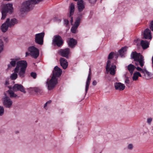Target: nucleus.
<instances>
[{"mask_svg": "<svg viewBox=\"0 0 153 153\" xmlns=\"http://www.w3.org/2000/svg\"><path fill=\"white\" fill-rule=\"evenodd\" d=\"M51 102V100H49L48 101H47L46 102L48 104H50Z\"/></svg>", "mask_w": 153, "mask_h": 153, "instance_id": "nucleus-47", "label": "nucleus"}, {"mask_svg": "<svg viewBox=\"0 0 153 153\" xmlns=\"http://www.w3.org/2000/svg\"><path fill=\"white\" fill-rule=\"evenodd\" d=\"M44 35V33L43 32L36 34L35 36V42L39 45H42L43 44Z\"/></svg>", "mask_w": 153, "mask_h": 153, "instance_id": "nucleus-9", "label": "nucleus"}, {"mask_svg": "<svg viewBox=\"0 0 153 153\" xmlns=\"http://www.w3.org/2000/svg\"><path fill=\"white\" fill-rule=\"evenodd\" d=\"M100 153H101V152H100Z\"/></svg>", "mask_w": 153, "mask_h": 153, "instance_id": "nucleus-52", "label": "nucleus"}, {"mask_svg": "<svg viewBox=\"0 0 153 153\" xmlns=\"http://www.w3.org/2000/svg\"><path fill=\"white\" fill-rule=\"evenodd\" d=\"M114 85L116 90L120 91L123 90L125 88V85L120 82H116Z\"/></svg>", "mask_w": 153, "mask_h": 153, "instance_id": "nucleus-17", "label": "nucleus"}, {"mask_svg": "<svg viewBox=\"0 0 153 153\" xmlns=\"http://www.w3.org/2000/svg\"><path fill=\"white\" fill-rule=\"evenodd\" d=\"M19 73V75L21 78H23L25 76V71L26 69H20Z\"/></svg>", "mask_w": 153, "mask_h": 153, "instance_id": "nucleus-24", "label": "nucleus"}, {"mask_svg": "<svg viewBox=\"0 0 153 153\" xmlns=\"http://www.w3.org/2000/svg\"><path fill=\"white\" fill-rule=\"evenodd\" d=\"M73 22V17H71V23H72Z\"/></svg>", "mask_w": 153, "mask_h": 153, "instance_id": "nucleus-49", "label": "nucleus"}, {"mask_svg": "<svg viewBox=\"0 0 153 153\" xmlns=\"http://www.w3.org/2000/svg\"><path fill=\"white\" fill-rule=\"evenodd\" d=\"M111 61L109 60H108L106 66V70L107 72H109L110 74L114 75L115 73V69L116 67L115 65H112L110 67Z\"/></svg>", "mask_w": 153, "mask_h": 153, "instance_id": "nucleus-8", "label": "nucleus"}, {"mask_svg": "<svg viewBox=\"0 0 153 153\" xmlns=\"http://www.w3.org/2000/svg\"><path fill=\"white\" fill-rule=\"evenodd\" d=\"M4 47L3 42L2 40L0 39V53L2 51Z\"/></svg>", "mask_w": 153, "mask_h": 153, "instance_id": "nucleus-30", "label": "nucleus"}, {"mask_svg": "<svg viewBox=\"0 0 153 153\" xmlns=\"http://www.w3.org/2000/svg\"><path fill=\"white\" fill-rule=\"evenodd\" d=\"M143 36L144 38L146 39H151L152 38L151 32L149 29L147 28L144 31Z\"/></svg>", "mask_w": 153, "mask_h": 153, "instance_id": "nucleus-15", "label": "nucleus"}, {"mask_svg": "<svg viewBox=\"0 0 153 153\" xmlns=\"http://www.w3.org/2000/svg\"><path fill=\"white\" fill-rule=\"evenodd\" d=\"M137 70L138 71H140L141 73H144V72H145L144 71L145 69H142L141 68L139 67H136V68Z\"/></svg>", "mask_w": 153, "mask_h": 153, "instance_id": "nucleus-35", "label": "nucleus"}, {"mask_svg": "<svg viewBox=\"0 0 153 153\" xmlns=\"http://www.w3.org/2000/svg\"><path fill=\"white\" fill-rule=\"evenodd\" d=\"M149 26L150 28L153 31V20L151 22Z\"/></svg>", "mask_w": 153, "mask_h": 153, "instance_id": "nucleus-38", "label": "nucleus"}, {"mask_svg": "<svg viewBox=\"0 0 153 153\" xmlns=\"http://www.w3.org/2000/svg\"><path fill=\"white\" fill-rule=\"evenodd\" d=\"M152 120V119L151 118H148L147 119V122L149 124H151V123Z\"/></svg>", "mask_w": 153, "mask_h": 153, "instance_id": "nucleus-41", "label": "nucleus"}, {"mask_svg": "<svg viewBox=\"0 0 153 153\" xmlns=\"http://www.w3.org/2000/svg\"><path fill=\"white\" fill-rule=\"evenodd\" d=\"M138 77L135 72L134 73L132 77V79L133 81H136L138 79Z\"/></svg>", "mask_w": 153, "mask_h": 153, "instance_id": "nucleus-33", "label": "nucleus"}, {"mask_svg": "<svg viewBox=\"0 0 153 153\" xmlns=\"http://www.w3.org/2000/svg\"><path fill=\"white\" fill-rule=\"evenodd\" d=\"M76 42L74 39H71L68 42V44L70 47H73L76 44Z\"/></svg>", "mask_w": 153, "mask_h": 153, "instance_id": "nucleus-21", "label": "nucleus"}, {"mask_svg": "<svg viewBox=\"0 0 153 153\" xmlns=\"http://www.w3.org/2000/svg\"><path fill=\"white\" fill-rule=\"evenodd\" d=\"M70 53V50L68 48H66L64 49H61L59 51V53L61 55L65 57H67Z\"/></svg>", "mask_w": 153, "mask_h": 153, "instance_id": "nucleus-16", "label": "nucleus"}, {"mask_svg": "<svg viewBox=\"0 0 153 153\" xmlns=\"http://www.w3.org/2000/svg\"><path fill=\"white\" fill-rule=\"evenodd\" d=\"M91 69L90 68L89 69V73L86 82L85 91V94H87L88 91V89L89 87V86L90 83V82L91 79Z\"/></svg>", "mask_w": 153, "mask_h": 153, "instance_id": "nucleus-14", "label": "nucleus"}, {"mask_svg": "<svg viewBox=\"0 0 153 153\" xmlns=\"http://www.w3.org/2000/svg\"><path fill=\"white\" fill-rule=\"evenodd\" d=\"M17 73L15 72L14 71V73H13L11 75L10 78L11 79L15 80L17 78L18 75Z\"/></svg>", "mask_w": 153, "mask_h": 153, "instance_id": "nucleus-29", "label": "nucleus"}, {"mask_svg": "<svg viewBox=\"0 0 153 153\" xmlns=\"http://www.w3.org/2000/svg\"><path fill=\"white\" fill-rule=\"evenodd\" d=\"M127 50V47H124L122 48L119 51L120 55L121 57H122L124 54V53Z\"/></svg>", "mask_w": 153, "mask_h": 153, "instance_id": "nucleus-26", "label": "nucleus"}, {"mask_svg": "<svg viewBox=\"0 0 153 153\" xmlns=\"http://www.w3.org/2000/svg\"><path fill=\"white\" fill-rule=\"evenodd\" d=\"M144 73H142L144 75V77L146 79H148L151 76L150 73L146 69L144 70Z\"/></svg>", "mask_w": 153, "mask_h": 153, "instance_id": "nucleus-27", "label": "nucleus"}, {"mask_svg": "<svg viewBox=\"0 0 153 153\" xmlns=\"http://www.w3.org/2000/svg\"><path fill=\"white\" fill-rule=\"evenodd\" d=\"M32 90L34 91L37 93H40L41 92V90L38 88H32Z\"/></svg>", "mask_w": 153, "mask_h": 153, "instance_id": "nucleus-31", "label": "nucleus"}, {"mask_svg": "<svg viewBox=\"0 0 153 153\" xmlns=\"http://www.w3.org/2000/svg\"><path fill=\"white\" fill-rule=\"evenodd\" d=\"M10 89H12L14 91H20L24 93H26L25 89L23 85L21 84H15L12 87H9Z\"/></svg>", "mask_w": 153, "mask_h": 153, "instance_id": "nucleus-12", "label": "nucleus"}, {"mask_svg": "<svg viewBox=\"0 0 153 153\" xmlns=\"http://www.w3.org/2000/svg\"><path fill=\"white\" fill-rule=\"evenodd\" d=\"M60 63L61 66L64 69H65L68 65V62L64 58H61L60 59Z\"/></svg>", "mask_w": 153, "mask_h": 153, "instance_id": "nucleus-18", "label": "nucleus"}, {"mask_svg": "<svg viewBox=\"0 0 153 153\" xmlns=\"http://www.w3.org/2000/svg\"><path fill=\"white\" fill-rule=\"evenodd\" d=\"M152 67L153 68V56L152 58Z\"/></svg>", "mask_w": 153, "mask_h": 153, "instance_id": "nucleus-48", "label": "nucleus"}, {"mask_svg": "<svg viewBox=\"0 0 153 153\" xmlns=\"http://www.w3.org/2000/svg\"><path fill=\"white\" fill-rule=\"evenodd\" d=\"M5 84L6 85H7L8 84H9V83H8V82L7 81H6V82H5Z\"/></svg>", "mask_w": 153, "mask_h": 153, "instance_id": "nucleus-51", "label": "nucleus"}, {"mask_svg": "<svg viewBox=\"0 0 153 153\" xmlns=\"http://www.w3.org/2000/svg\"><path fill=\"white\" fill-rule=\"evenodd\" d=\"M18 22V21L15 18L11 19L7 18L5 22L1 25V29L2 32L5 33L8 30L9 27H13Z\"/></svg>", "mask_w": 153, "mask_h": 153, "instance_id": "nucleus-2", "label": "nucleus"}, {"mask_svg": "<svg viewBox=\"0 0 153 153\" xmlns=\"http://www.w3.org/2000/svg\"><path fill=\"white\" fill-rule=\"evenodd\" d=\"M28 51L30 52V55L33 58L36 59L39 56V52L38 49L34 46L28 48Z\"/></svg>", "mask_w": 153, "mask_h": 153, "instance_id": "nucleus-7", "label": "nucleus"}, {"mask_svg": "<svg viewBox=\"0 0 153 153\" xmlns=\"http://www.w3.org/2000/svg\"><path fill=\"white\" fill-rule=\"evenodd\" d=\"M68 21L67 19H65L64 20V24L66 26L68 24Z\"/></svg>", "mask_w": 153, "mask_h": 153, "instance_id": "nucleus-42", "label": "nucleus"}, {"mask_svg": "<svg viewBox=\"0 0 153 153\" xmlns=\"http://www.w3.org/2000/svg\"><path fill=\"white\" fill-rule=\"evenodd\" d=\"M135 72L136 73L138 77L139 76H140V77H141V74H140V73L139 72H137V71H136V72Z\"/></svg>", "mask_w": 153, "mask_h": 153, "instance_id": "nucleus-44", "label": "nucleus"}, {"mask_svg": "<svg viewBox=\"0 0 153 153\" xmlns=\"http://www.w3.org/2000/svg\"><path fill=\"white\" fill-rule=\"evenodd\" d=\"M70 16L73 14L75 10V6L74 4L71 3L70 6Z\"/></svg>", "mask_w": 153, "mask_h": 153, "instance_id": "nucleus-25", "label": "nucleus"}, {"mask_svg": "<svg viewBox=\"0 0 153 153\" xmlns=\"http://www.w3.org/2000/svg\"><path fill=\"white\" fill-rule=\"evenodd\" d=\"M30 76L33 79H36V73L34 72H32L30 73Z\"/></svg>", "mask_w": 153, "mask_h": 153, "instance_id": "nucleus-36", "label": "nucleus"}, {"mask_svg": "<svg viewBox=\"0 0 153 153\" xmlns=\"http://www.w3.org/2000/svg\"><path fill=\"white\" fill-rule=\"evenodd\" d=\"M82 16H79L78 17L75 22V23L74 25L76 26L77 27L79 26V25L80 23V21L81 20V19L82 18Z\"/></svg>", "mask_w": 153, "mask_h": 153, "instance_id": "nucleus-28", "label": "nucleus"}, {"mask_svg": "<svg viewBox=\"0 0 153 153\" xmlns=\"http://www.w3.org/2000/svg\"><path fill=\"white\" fill-rule=\"evenodd\" d=\"M48 104L47 103V102H46L45 104V105H44V108H45V107L47 106V105H48Z\"/></svg>", "mask_w": 153, "mask_h": 153, "instance_id": "nucleus-50", "label": "nucleus"}, {"mask_svg": "<svg viewBox=\"0 0 153 153\" xmlns=\"http://www.w3.org/2000/svg\"><path fill=\"white\" fill-rule=\"evenodd\" d=\"M42 0H28L24 1L20 7V11L22 13L29 11L33 9L34 4L37 3Z\"/></svg>", "mask_w": 153, "mask_h": 153, "instance_id": "nucleus-1", "label": "nucleus"}, {"mask_svg": "<svg viewBox=\"0 0 153 153\" xmlns=\"http://www.w3.org/2000/svg\"><path fill=\"white\" fill-rule=\"evenodd\" d=\"M131 57L135 62V63L136 65L139 64L141 67L143 66L144 63V57L140 53H137L135 51L132 52L131 54Z\"/></svg>", "mask_w": 153, "mask_h": 153, "instance_id": "nucleus-4", "label": "nucleus"}, {"mask_svg": "<svg viewBox=\"0 0 153 153\" xmlns=\"http://www.w3.org/2000/svg\"><path fill=\"white\" fill-rule=\"evenodd\" d=\"M58 79L56 77L52 76L50 79H48L47 82L48 89L51 90L58 83Z\"/></svg>", "mask_w": 153, "mask_h": 153, "instance_id": "nucleus-6", "label": "nucleus"}, {"mask_svg": "<svg viewBox=\"0 0 153 153\" xmlns=\"http://www.w3.org/2000/svg\"><path fill=\"white\" fill-rule=\"evenodd\" d=\"M128 148L130 150H132L133 148V146L132 144H129L128 146Z\"/></svg>", "mask_w": 153, "mask_h": 153, "instance_id": "nucleus-39", "label": "nucleus"}, {"mask_svg": "<svg viewBox=\"0 0 153 153\" xmlns=\"http://www.w3.org/2000/svg\"><path fill=\"white\" fill-rule=\"evenodd\" d=\"M53 41L54 45H56L59 47L61 46L63 44V40L62 38L58 35L54 36Z\"/></svg>", "mask_w": 153, "mask_h": 153, "instance_id": "nucleus-10", "label": "nucleus"}, {"mask_svg": "<svg viewBox=\"0 0 153 153\" xmlns=\"http://www.w3.org/2000/svg\"><path fill=\"white\" fill-rule=\"evenodd\" d=\"M30 55V53H29L27 52H26V56H27L29 55Z\"/></svg>", "mask_w": 153, "mask_h": 153, "instance_id": "nucleus-46", "label": "nucleus"}, {"mask_svg": "<svg viewBox=\"0 0 153 153\" xmlns=\"http://www.w3.org/2000/svg\"><path fill=\"white\" fill-rule=\"evenodd\" d=\"M10 96L11 98H17L19 97L13 91L9 90L7 91Z\"/></svg>", "mask_w": 153, "mask_h": 153, "instance_id": "nucleus-22", "label": "nucleus"}, {"mask_svg": "<svg viewBox=\"0 0 153 153\" xmlns=\"http://www.w3.org/2000/svg\"><path fill=\"white\" fill-rule=\"evenodd\" d=\"M27 63L26 61L21 60L16 63V66L14 70L15 72L18 73L20 69H26Z\"/></svg>", "mask_w": 153, "mask_h": 153, "instance_id": "nucleus-5", "label": "nucleus"}, {"mask_svg": "<svg viewBox=\"0 0 153 153\" xmlns=\"http://www.w3.org/2000/svg\"><path fill=\"white\" fill-rule=\"evenodd\" d=\"M97 84V82L95 80H94L92 82V85H95Z\"/></svg>", "mask_w": 153, "mask_h": 153, "instance_id": "nucleus-45", "label": "nucleus"}, {"mask_svg": "<svg viewBox=\"0 0 153 153\" xmlns=\"http://www.w3.org/2000/svg\"><path fill=\"white\" fill-rule=\"evenodd\" d=\"M12 61L10 62V64L8 65V68L10 69L11 66H15L16 64V59H11Z\"/></svg>", "mask_w": 153, "mask_h": 153, "instance_id": "nucleus-23", "label": "nucleus"}, {"mask_svg": "<svg viewBox=\"0 0 153 153\" xmlns=\"http://www.w3.org/2000/svg\"><path fill=\"white\" fill-rule=\"evenodd\" d=\"M92 4H94L96 2V0H88Z\"/></svg>", "mask_w": 153, "mask_h": 153, "instance_id": "nucleus-43", "label": "nucleus"}, {"mask_svg": "<svg viewBox=\"0 0 153 153\" xmlns=\"http://www.w3.org/2000/svg\"><path fill=\"white\" fill-rule=\"evenodd\" d=\"M13 103L12 101L6 95H5V97L3 98V104L6 107L10 108L12 105Z\"/></svg>", "mask_w": 153, "mask_h": 153, "instance_id": "nucleus-11", "label": "nucleus"}, {"mask_svg": "<svg viewBox=\"0 0 153 153\" xmlns=\"http://www.w3.org/2000/svg\"><path fill=\"white\" fill-rule=\"evenodd\" d=\"M136 66L132 64H130L127 66V69L131 75L134 72V69L135 68Z\"/></svg>", "mask_w": 153, "mask_h": 153, "instance_id": "nucleus-20", "label": "nucleus"}, {"mask_svg": "<svg viewBox=\"0 0 153 153\" xmlns=\"http://www.w3.org/2000/svg\"><path fill=\"white\" fill-rule=\"evenodd\" d=\"M77 27L74 25L71 28V32L73 33H75Z\"/></svg>", "mask_w": 153, "mask_h": 153, "instance_id": "nucleus-32", "label": "nucleus"}, {"mask_svg": "<svg viewBox=\"0 0 153 153\" xmlns=\"http://www.w3.org/2000/svg\"><path fill=\"white\" fill-rule=\"evenodd\" d=\"M4 109L3 106H0V116L2 115L4 113Z\"/></svg>", "mask_w": 153, "mask_h": 153, "instance_id": "nucleus-34", "label": "nucleus"}, {"mask_svg": "<svg viewBox=\"0 0 153 153\" xmlns=\"http://www.w3.org/2000/svg\"><path fill=\"white\" fill-rule=\"evenodd\" d=\"M53 72V74L52 76L56 77L58 79V77L61 74L62 71L60 68L56 66L54 67Z\"/></svg>", "mask_w": 153, "mask_h": 153, "instance_id": "nucleus-13", "label": "nucleus"}, {"mask_svg": "<svg viewBox=\"0 0 153 153\" xmlns=\"http://www.w3.org/2000/svg\"><path fill=\"white\" fill-rule=\"evenodd\" d=\"M125 83L129 84L130 83V81L129 79V78L128 77H126L125 81Z\"/></svg>", "mask_w": 153, "mask_h": 153, "instance_id": "nucleus-40", "label": "nucleus"}, {"mask_svg": "<svg viewBox=\"0 0 153 153\" xmlns=\"http://www.w3.org/2000/svg\"><path fill=\"white\" fill-rule=\"evenodd\" d=\"M114 54V53L113 52H111L109 54V55H108V59H111L113 57Z\"/></svg>", "mask_w": 153, "mask_h": 153, "instance_id": "nucleus-37", "label": "nucleus"}, {"mask_svg": "<svg viewBox=\"0 0 153 153\" xmlns=\"http://www.w3.org/2000/svg\"><path fill=\"white\" fill-rule=\"evenodd\" d=\"M140 45L143 49H146L149 46V43L146 40H141Z\"/></svg>", "mask_w": 153, "mask_h": 153, "instance_id": "nucleus-19", "label": "nucleus"}, {"mask_svg": "<svg viewBox=\"0 0 153 153\" xmlns=\"http://www.w3.org/2000/svg\"><path fill=\"white\" fill-rule=\"evenodd\" d=\"M13 10L12 4L8 3L4 4L2 6V8L1 10L2 14L1 19L4 20L6 18L7 13L10 14L13 13Z\"/></svg>", "mask_w": 153, "mask_h": 153, "instance_id": "nucleus-3", "label": "nucleus"}]
</instances>
